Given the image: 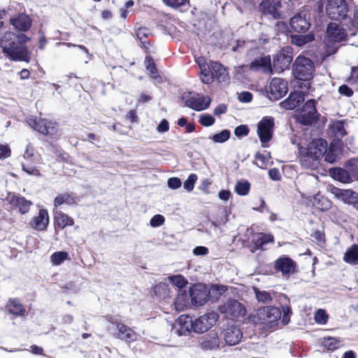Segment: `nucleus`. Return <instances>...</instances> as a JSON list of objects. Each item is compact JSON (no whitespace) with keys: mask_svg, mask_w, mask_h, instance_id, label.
Listing matches in <instances>:
<instances>
[{"mask_svg":"<svg viewBox=\"0 0 358 358\" xmlns=\"http://www.w3.org/2000/svg\"><path fill=\"white\" fill-rule=\"evenodd\" d=\"M297 145L301 165L312 170L317 169L321 158L327 151V141L320 138L313 140L306 146L303 142H299Z\"/></svg>","mask_w":358,"mask_h":358,"instance_id":"f257e3e1","label":"nucleus"},{"mask_svg":"<svg viewBox=\"0 0 358 358\" xmlns=\"http://www.w3.org/2000/svg\"><path fill=\"white\" fill-rule=\"evenodd\" d=\"M0 47L3 53L12 61L29 63L31 60V52L27 46L17 43L13 32L5 33L1 38Z\"/></svg>","mask_w":358,"mask_h":358,"instance_id":"f03ea898","label":"nucleus"},{"mask_svg":"<svg viewBox=\"0 0 358 358\" xmlns=\"http://www.w3.org/2000/svg\"><path fill=\"white\" fill-rule=\"evenodd\" d=\"M347 34L343 28L336 22L328 24L324 43L328 54H334L338 50L337 44L345 40Z\"/></svg>","mask_w":358,"mask_h":358,"instance_id":"7ed1b4c3","label":"nucleus"},{"mask_svg":"<svg viewBox=\"0 0 358 358\" xmlns=\"http://www.w3.org/2000/svg\"><path fill=\"white\" fill-rule=\"evenodd\" d=\"M281 315V310L278 308L263 307L257 310L253 321L264 325L265 328L271 329L278 324Z\"/></svg>","mask_w":358,"mask_h":358,"instance_id":"20e7f679","label":"nucleus"},{"mask_svg":"<svg viewBox=\"0 0 358 358\" xmlns=\"http://www.w3.org/2000/svg\"><path fill=\"white\" fill-rule=\"evenodd\" d=\"M293 72L296 78L308 81L313 78L314 72L313 63L307 57L299 56L294 62Z\"/></svg>","mask_w":358,"mask_h":358,"instance_id":"39448f33","label":"nucleus"},{"mask_svg":"<svg viewBox=\"0 0 358 358\" xmlns=\"http://www.w3.org/2000/svg\"><path fill=\"white\" fill-rule=\"evenodd\" d=\"M316 104L317 101L315 99L308 100L296 116L297 122L303 125H312L315 123L320 115Z\"/></svg>","mask_w":358,"mask_h":358,"instance_id":"423d86ee","label":"nucleus"},{"mask_svg":"<svg viewBox=\"0 0 358 358\" xmlns=\"http://www.w3.org/2000/svg\"><path fill=\"white\" fill-rule=\"evenodd\" d=\"M349 11L345 0H327L326 13L329 18L334 20L345 19Z\"/></svg>","mask_w":358,"mask_h":358,"instance_id":"0eeeda50","label":"nucleus"},{"mask_svg":"<svg viewBox=\"0 0 358 358\" xmlns=\"http://www.w3.org/2000/svg\"><path fill=\"white\" fill-rule=\"evenodd\" d=\"M27 122L33 129L42 134L55 136L57 133V124L56 122L32 117L27 118Z\"/></svg>","mask_w":358,"mask_h":358,"instance_id":"6e6552de","label":"nucleus"},{"mask_svg":"<svg viewBox=\"0 0 358 358\" xmlns=\"http://www.w3.org/2000/svg\"><path fill=\"white\" fill-rule=\"evenodd\" d=\"M274 120L271 117H264L257 125V134L264 147L273 136Z\"/></svg>","mask_w":358,"mask_h":358,"instance_id":"1a4fd4ad","label":"nucleus"},{"mask_svg":"<svg viewBox=\"0 0 358 358\" xmlns=\"http://www.w3.org/2000/svg\"><path fill=\"white\" fill-rule=\"evenodd\" d=\"M292 61L291 48L287 47L281 50L274 57L273 61V71L281 73L287 69Z\"/></svg>","mask_w":358,"mask_h":358,"instance_id":"9d476101","label":"nucleus"},{"mask_svg":"<svg viewBox=\"0 0 358 358\" xmlns=\"http://www.w3.org/2000/svg\"><path fill=\"white\" fill-rule=\"evenodd\" d=\"M219 310L228 318L243 316L246 311L243 305L235 299L227 301L224 304L220 306Z\"/></svg>","mask_w":358,"mask_h":358,"instance_id":"9b49d317","label":"nucleus"},{"mask_svg":"<svg viewBox=\"0 0 358 358\" xmlns=\"http://www.w3.org/2000/svg\"><path fill=\"white\" fill-rule=\"evenodd\" d=\"M107 320L108 322L116 326L117 330L116 337L117 338L127 343H131L137 339V335L136 332L129 327L119 322L112 316H108Z\"/></svg>","mask_w":358,"mask_h":358,"instance_id":"f8f14e48","label":"nucleus"},{"mask_svg":"<svg viewBox=\"0 0 358 358\" xmlns=\"http://www.w3.org/2000/svg\"><path fill=\"white\" fill-rule=\"evenodd\" d=\"M288 90L287 83L279 78L271 80L267 92L270 99L278 100L285 96Z\"/></svg>","mask_w":358,"mask_h":358,"instance_id":"ddd939ff","label":"nucleus"},{"mask_svg":"<svg viewBox=\"0 0 358 358\" xmlns=\"http://www.w3.org/2000/svg\"><path fill=\"white\" fill-rule=\"evenodd\" d=\"M218 315L214 312L206 313L197 319L193 320L194 332L203 333L215 324Z\"/></svg>","mask_w":358,"mask_h":358,"instance_id":"4468645a","label":"nucleus"},{"mask_svg":"<svg viewBox=\"0 0 358 358\" xmlns=\"http://www.w3.org/2000/svg\"><path fill=\"white\" fill-rule=\"evenodd\" d=\"M289 24L294 31L306 32L310 26L309 15L305 11H301L291 18Z\"/></svg>","mask_w":358,"mask_h":358,"instance_id":"2eb2a0df","label":"nucleus"},{"mask_svg":"<svg viewBox=\"0 0 358 358\" xmlns=\"http://www.w3.org/2000/svg\"><path fill=\"white\" fill-rule=\"evenodd\" d=\"M331 192L335 197L343 201L345 203L353 205L358 209V194L356 192L351 189H341L338 187H333Z\"/></svg>","mask_w":358,"mask_h":358,"instance_id":"dca6fc26","label":"nucleus"},{"mask_svg":"<svg viewBox=\"0 0 358 358\" xmlns=\"http://www.w3.org/2000/svg\"><path fill=\"white\" fill-rule=\"evenodd\" d=\"M189 296L194 306H201L208 301L209 291L203 285H196L190 289Z\"/></svg>","mask_w":358,"mask_h":358,"instance_id":"f3484780","label":"nucleus"},{"mask_svg":"<svg viewBox=\"0 0 358 358\" xmlns=\"http://www.w3.org/2000/svg\"><path fill=\"white\" fill-rule=\"evenodd\" d=\"M175 329L178 336H187L194 331L193 318L189 315H180L176 321Z\"/></svg>","mask_w":358,"mask_h":358,"instance_id":"a211bd4d","label":"nucleus"},{"mask_svg":"<svg viewBox=\"0 0 358 358\" xmlns=\"http://www.w3.org/2000/svg\"><path fill=\"white\" fill-rule=\"evenodd\" d=\"M210 103V99L200 94H194L185 99V105L193 110L200 111L208 108Z\"/></svg>","mask_w":358,"mask_h":358,"instance_id":"6ab92c4d","label":"nucleus"},{"mask_svg":"<svg viewBox=\"0 0 358 358\" xmlns=\"http://www.w3.org/2000/svg\"><path fill=\"white\" fill-rule=\"evenodd\" d=\"M49 224V215L47 210L41 208L37 215L34 216L29 221L30 227L36 231H45Z\"/></svg>","mask_w":358,"mask_h":358,"instance_id":"aec40b11","label":"nucleus"},{"mask_svg":"<svg viewBox=\"0 0 358 358\" xmlns=\"http://www.w3.org/2000/svg\"><path fill=\"white\" fill-rule=\"evenodd\" d=\"M304 99L303 92L295 91L291 92L289 96L280 103V106L284 109L292 110L302 103Z\"/></svg>","mask_w":358,"mask_h":358,"instance_id":"412c9836","label":"nucleus"},{"mask_svg":"<svg viewBox=\"0 0 358 358\" xmlns=\"http://www.w3.org/2000/svg\"><path fill=\"white\" fill-rule=\"evenodd\" d=\"M199 343L204 350H215L220 347V338L217 333L210 332L202 337Z\"/></svg>","mask_w":358,"mask_h":358,"instance_id":"4be33fe9","label":"nucleus"},{"mask_svg":"<svg viewBox=\"0 0 358 358\" xmlns=\"http://www.w3.org/2000/svg\"><path fill=\"white\" fill-rule=\"evenodd\" d=\"M243 337V334L239 328L231 326L224 331V338L226 343L229 345L238 344Z\"/></svg>","mask_w":358,"mask_h":358,"instance_id":"5701e85b","label":"nucleus"},{"mask_svg":"<svg viewBox=\"0 0 358 358\" xmlns=\"http://www.w3.org/2000/svg\"><path fill=\"white\" fill-rule=\"evenodd\" d=\"M9 203L18 208L19 212L24 215L28 213L32 206L31 201L27 200L24 197L19 195H12L9 199Z\"/></svg>","mask_w":358,"mask_h":358,"instance_id":"b1692460","label":"nucleus"},{"mask_svg":"<svg viewBox=\"0 0 358 358\" xmlns=\"http://www.w3.org/2000/svg\"><path fill=\"white\" fill-rule=\"evenodd\" d=\"M250 68L253 70H262L268 74H272L273 72L270 56L256 59L251 63Z\"/></svg>","mask_w":358,"mask_h":358,"instance_id":"393cba45","label":"nucleus"},{"mask_svg":"<svg viewBox=\"0 0 358 358\" xmlns=\"http://www.w3.org/2000/svg\"><path fill=\"white\" fill-rule=\"evenodd\" d=\"M11 24L20 31H26L31 25V22L28 15L24 14H20L16 17L10 18Z\"/></svg>","mask_w":358,"mask_h":358,"instance_id":"a878e982","label":"nucleus"},{"mask_svg":"<svg viewBox=\"0 0 358 358\" xmlns=\"http://www.w3.org/2000/svg\"><path fill=\"white\" fill-rule=\"evenodd\" d=\"M275 267L282 274L287 275L294 271V262L289 257H281L276 260Z\"/></svg>","mask_w":358,"mask_h":358,"instance_id":"bb28decb","label":"nucleus"},{"mask_svg":"<svg viewBox=\"0 0 358 358\" xmlns=\"http://www.w3.org/2000/svg\"><path fill=\"white\" fill-rule=\"evenodd\" d=\"M211 69L213 71L214 79L216 78L219 82L229 81V73L222 64L219 62H211Z\"/></svg>","mask_w":358,"mask_h":358,"instance_id":"cd10ccee","label":"nucleus"},{"mask_svg":"<svg viewBox=\"0 0 358 358\" xmlns=\"http://www.w3.org/2000/svg\"><path fill=\"white\" fill-rule=\"evenodd\" d=\"M6 308L8 311L17 316H22L25 313L24 306L17 299H11L8 301Z\"/></svg>","mask_w":358,"mask_h":358,"instance_id":"c85d7f7f","label":"nucleus"},{"mask_svg":"<svg viewBox=\"0 0 358 358\" xmlns=\"http://www.w3.org/2000/svg\"><path fill=\"white\" fill-rule=\"evenodd\" d=\"M55 220L57 226L61 229L68 226H73L74 224L73 219L62 211H56L55 213Z\"/></svg>","mask_w":358,"mask_h":358,"instance_id":"c756f323","label":"nucleus"},{"mask_svg":"<svg viewBox=\"0 0 358 358\" xmlns=\"http://www.w3.org/2000/svg\"><path fill=\"white\" fill-rule=\"evenodd\" d=\"M331 176L335 179L343 183H349L352 181L349 172L342 168H334L330 171Z\"/></svg>","mask_w":358,"mask_h":358,"instance_id":"7c9ffc66","label":"nucleus"},{"mask_svg":"<svg viewBox=\"0 0 358 358\" xmlns=\"http://www.w3.org/2000/svg\"><path fill=\"white\" fill-rule=\"evenodd\" d=\"M276 3H272L270 1H263L259 5V10L264 14L271 15L273 18H278L280 14L275 7Z\"/></svg>","mask_w":358,"mask_h":358,"instance_id":"2f4dec72","label":"nucleus"},{"mask_svg":"<svg viewBox=\"0 0 358 358\" xmlns=\"http://www.w3.org/2000/svg\"><path fill=\"white\" fill-rule=\"evenodd\" d=\"M189 302V295L187 293L182 289L179 292L175 300V308L177 311H182L186 308Z\"/></svg>","mask_w":358,"mask_h":358,"instance_id":"473e14b6","label":"nucleus"},{"mask_svg":"<svg viewBox=\"0 0 358 358\" xmlns=\"http://www.w3.org/2000/svg\"><path fill=\"white\" fill-rule=\"evenodd\" d=\"M313 205L316 208L322 211H325L331 208V201L327 198L317 194L313 198Z\"/></svg>","mask_w":358,"mask_h":358,"instance_id":"72a5a7b5","label":"nucleus"},{"mask_svg":"<svg viewBox=\"0 0 358 358\" xmlns=\"http://www.w3.org/2000/svg\"><path fill=\"white\" fill-rule=\"evenodd\" d=\"M200 78L205 84L212 83L214 80L213 71L211 69V62L206 66H202L200 69Z\"/></svg>","mask_w":358,"mask_h":358,"instance_id":"f704fd0d","label":"nucleus"},{"mask_svg":"<svg viewBox=\"0 0 358 358\" xmlns=\"http://www.w3.org/2000/svg\"><path fill=\"white\" fill-rule=\"evenodd\" d=\"M343 260L351 264H358V245H352L350 248H348L343 257Z\"/></svg>","mask_w":358,"mask_h":358,"instance_id":"c9c22d12","label":"nucleus"},{"mask_svg":"<svg viewBox=\"0 0 358 358\" xmlns=\"http://www.w3.org/2000/svg\"><path fill=\"white\" fill-rule=\"evenodd\" d=\"M253 241L257 248L264 250L266 244L273 241V237L271 234L259 233L254 236Z\"/></svg>","mask_w":358,"mask_h":358,"instance_id":"e433bc0d","label":"nucleus"},{"mask_svg":"<svg viewBox=\"0 0 358 358\" xmlns=\"http://www.w3.org/2000/svg\"><path fill=\"white\" fill-rule=\"evenodd\" d=\"M256 165L261 169H266L272 164L271 161V155L269 152L264 153L257 152L255 155Z\"/></svg>","mask_w":358,"mask_h":358,"instance_id":"4c0bfd02","label":"nucleus"},{"mask_svg":"<svg viewBox=\"0 0 358 358\" xmlns=\"http://www.w3.org/2000/svg\"><path fill=\"white\" fill-rule=\"evenodd\" d=\"M76 198L68 193H64L57 196L55 199L54 205L55 207L59 206L62 204L72 205L76 203Z\"/></svg>","mask_w":358,"mask_h":358,"instance_id":"58836bf2","label":"nucleus"},{"mask_svg":"<svg viewBox=\"0 0 358 358\" xmlns=\"http://www.w3.org/2000/svg\"><path fill=\"white\" fill-rule=\"evenodd\" d=\"M322 345L328 350L334 351L342 346V341L334 337H324L322 340Z\"/></svg>","mask_w":358,"mask_h":358,"instance_id":"ea45409f","label":"nucleus"},{"mask_svg":"<svg viewBox=\"0 0 358 358\" xmlns=\"http://www.w3.org/2000/svg\"><path fill=\"white\" fill-rule=\"evenodd\" d=\"M314 35L308 34L306 35H293L292 36V43L297 46H302L314 40Z\"/></svg>","mask_w":358,"mask_h":358,"instance_id":"a19ab883","label":"nucleus"},{"mask_svg":"<svg viewBox=\"0 0 358 358\" xmlns=\"http://www.w3.org/2000/svg\"><path fill=\"white\" fill-rule=\"evenodd\" d=\"M152 292L155 295L158 296L159 299H164L169 295V285L163 282L157 284L153 287Z\"/></svg>","mask_w":358,"mask_h":358,"instance_id":"79ce46f5","label":"nucleus"},{"mask_svg":"<svg viewBox=\"0 0 358 358\" xmlns=\"http://www.w3.org/2000/svg\"><path fill=\"white\" fill-rule=\"evenodd\" d=\"M344 122L342 120L333 121L329 125V128L335 133L337 137H343L346 135Z\"/></svg>","mask_w":358,"mask_h":358,"instance_id":"37998d69","label":"nucleus"},{"mask_svg":"<svg viewBox=\"0 0 358 358\" xmlns=\"http://www.w3.org/2000/svg\"><path fill=\"white\" fill-rule=\"evenodd\" d=\"M338 155V150L336 146L331 145L328 148H327V151H325L322 157H324V160L327 162L333 164L336 162Z\"/></svg>","mask_w":358,"mask_h":358,"instance_id":"c03bdc74","label":"nucleus"},{"mask_svg":"<svg viewBox=\"0 0 358 358\" xmlns=\"http://www.w3.org/2000/svg\"><path fill=\"white\" fill-rule=\"evenodd\" d=\"M250 184L247 180L238 181L235 186L236 192L241 196H245L248 194Z\"/></svg>","mask_w":358,"mask_h":358,"instance_id":"a18cd8bd","label":"nucleus"},{"mask_svg":"<svg viewBox=\"0 0 358 358\" xmlns=\"http://www.w3.org/2000/svg\"><path fill=\"white\" fill-rule=\"evenodd\" d=\"M68 257H69V254L66 252L59 251V252H54L51 255L50 259H51L52 263L54 265H59L64 260L67 259Z\"/></svg>","mask_w":358,"mask_h":358,"instance_id":"49530a36","label":"nucleus"},{"mask_svg":"<svg viewBox=\"0 0 358 358\" xmlns=\"http://www.w3.org/2000/svg\"><path fill=\"white\" fill-rule=\"evenodd\" d=\"M230 137V131L229 130L224 129L222 130L221 132L215 134L212 139L215 143H224L226 142Z\"/></svg>","mask_w":358,"mask_h":358,"instance_id":"de8ad7c7","label":"nucleus"},{"mask_svg":"<svg viewBox=\"0 0 358 358\" xmlns=\"http://www.w3.org/2000/svg\"><path fill=\"white\" fill-rule=\"evenodd\" d=\"M170 282L177 287L182 289L187 285V280L180 275L169 277Z\"/></svg>","mask_w":358,"mask_h":358,"instance_id":"09e8293b","label":"nucleus"},{"mask_svg":"<svg viewBox=\"0 0 358 358\" xmlns=\"http://www.w3.org/2000/svg\"><path fill=\"white\" fill-rule=\"evenodd\" d=\"M197 176L196 174H190L187 179L184 182V189L187 192H192L194 187V184L196 182Z\"/></svg>","mask_w":358,"mask_h":358,"instance_id":"8fccbe9b","label":"nucleus"},{"mask_svg":"<svg viewBox=\"0 0 358 358\" xmlns=\"http://www.w3.org/2000/svg\"><path fill=\"white\" fill-rule=\"evenodd\" d=\"M256 298L259 301L263 303H268L271 301V294L266 291H260L257 289H255Z\"/></svg>","mask_w":358,"mask_h":358,"instance_id":"3c124183","label":"nucleus"},{"mask_svg":"<svg viewBox=\"0 0 358 358\" xmlns=\"http://www.w3.org/2000/svg\"><path fill=\"white\" fill-rule=\"evenodd\" d=\"M215 118L209 114H203L199 117V122L204 127L212 126L215 123Z\"/></svg>","mask_w":358,"mask_h":358,"instance_id":"603ef678","label":"nucleus"},{"mask_svg":"<svg viewBox=\"0 0 358 358\" xmlns=\"http://www.w3.org/2000/svg\"><path fill=\"white\" fill-rule=\"evenodd\" d=\"M163 3L173 8H178L185 6L187 3V0H162Z\"/></svg>","mask_w":358,"mask_h":358,"instance_id":"864d4df0","label":"nucleus"},{"mask_svg":"<svg viewBox=\"0 0 358 358\" xmlns=\"http://www.w3.org/2000/svg\"><path fill=\"white\" fill-rule=\"evenodd\" d=\"M145 64L147 69L150 72L151 74L154 76V77H155L156 74L157 73V71L152 58L147 56L145 57Z\"/></svg>","mask_w":358,"mask_h":358,"instance_id":"5fc2aeb1","label":"nucleus"},{"mask_svg":"<svg viewBox=\"0 0 358 358\" xmlns=\"http://www.w3.org/2000/svg\"><path fill=\"white\" fill-rule=\"evenodd\" d=\"M150 33V30L145 27H140L136 31V36L145 48H146L145 45V41H143V39L147 38Z\"/></svg>","mask_w":358,"mask_h":358,"instance_id":"6e6d98bb","label":"nucleus"},{"mask_svg":"<svg viewBox=\"0 0 358 358\" xmlns=\"http://www.w3.org/2000/svg\"><path fill=\"white\" fill-rule=\"evenodd\" d=\"M165 221V219L163 215H154L150 221V224L152 227H159L161 225H162L164 224Z\"/></svg>","mask_w":358,"mask_h":358,"instance_id":"4d7b16f0","label":"nucleus"},{"mask_svg":"<svg viewBox=\"0 0 358 358\" xmlns=\"http://www.w3.org/2000/svg\"><path fill=\"white\" fill-rule=\"evenodd\" d=\"M315 320L320 324H325L327 320V315H326L324 310L322 309L317 310L315 315Z\"/></svg>","mask_w":358,"mask_h":358,"instance_id":"13d9d810","label":"nucleus"},{"mask_svg":"<svg viewBox=\"0 0 358 358\" xmlns=\"http://www.w3.org/2000/svg\"><path fill=\"white\" fill-rule=\"evenodd\" d=\"M168 187L172 189H177L181 187L182 182L178 178H171L167 182Z\"/></svg>","mask_w":358,"mask_h":358,"instance_id":"bf43d9fd","label":"nucleus"},{"mask_svg":"<svg viewBox=\"0 0 358 358\" xmlns=\"http://www.w3.org/2000/svg\"><path fill=\"white\" fill-rule=\"evenodd\" d=\"M348 82L351 85H356L358 86V66L352 68L351 75L348 78Z\"/></svg>","mask_w":358,"mask_h":358,"instance_id":"052dcab7","label":"nucleus"},{"mask_svg":"<svg viewBox=\"0 0 358 358\" xmlns=\"http://www.w3.org/2000/svg\"><path fill=\"white\" fill-rule=\"evenodd\" d=\"M249 129L247 125H240L234 130V134L238 137L245 136L248 134Z\"/></svg>","mask_w":358,"mask_h":358,"instance_id":"680f3d73","label":"nucleus"},{"mask_svg":"<svg viewBox=\"0 0 358 358\" xmlns=\"http://www.w3.org/2000/svg\"><path fill=\"white\" fill-rule=\"evenodd\" d=\"M22 170L24 171H25L27 173H28L29 175H33V176H40V172L37 169H36V167L29 166L28 164H25L24 163L22 164Z\"/></svg>","mask_w":358,"mask_h":358,"instance_id":"e2e57ef3","label":"nucleus"},{"mask_svg":"<svg viewBox=\"0 0 358 358\" xmlns=\"http://www.w3.org/2000/svg\"><path fill=\"white\" fill-rule=\"evenodd\" d=\"M10 150L8 145L0 144V159L7 158L10 156Z\"/></svg>","mask_w":358,"mask_h":358,"instance_id":"0e129e2a","label":"nucleus"},{"mask_svg":"<svg viewBox=\"0 0 358 358\" xmlns=\"http://www.w3.org/2000/svg\"><path fill=\"white\" fill-rule=\"evenodd\" d=\"M338 92L341 94L346 96H351L353 94V91L351 88H350L346 85H343L339 87Z\"/></svg>","mask_w":358,"mask_h":358,"instance_id":"69168bd1","label":"nucleus"},{"mask_svg":"<svg viewBox=\"0 0 358 358\" xmlns=\"http://www.w3.org/2000/svg\"><path fill=\"white\" fill-rule=\"evenodd\" d=\"M169 129V122L164 119L162 120V122L159 123V124L157 127V131L159 133H164L168 131Z\"/></svg>","mask_w":358,"mask_h":358,"instance_id":"338daca9","label":"nucleus"},{"mask_svg":"<svg viewBox=\"0 0 358 358\" xmlns=\"http://www.w3.org/2000/svg\"><path fill=\"white\" fill-rule=\"evenodd\" d=\"M252 95L249 92H243L238 95V99L240 101L243 103H248L251 101Z\"/></svg>","mask_w":358,"mask_h":358,"instance_id":"774afa93","label":"nucleus"}]
</instances>
